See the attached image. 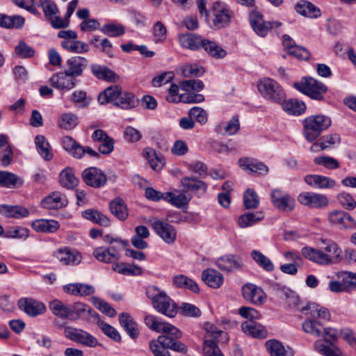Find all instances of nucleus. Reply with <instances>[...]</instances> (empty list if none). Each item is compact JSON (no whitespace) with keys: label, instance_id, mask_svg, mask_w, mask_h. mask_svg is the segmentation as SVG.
Masks as SVG:
<instances>
[{"label":"nucleus","instance_id":"f257e3e1","mask_svg":"<svg viewBox=\"0 0 356 356\" xmlns=\"http://www.w3.org/2000/svg\"><path fill=\"white\" fill-rule=\"evenodd\" d=\"M300 312L307 316L302 324L303 331L315 337H323L325 341L338 339L337 331L332 327H325L317 319L328 321L329 311L318 304L309 303L302 307Z\"/></svg>","mask_w":356,"mask_h":356},{"label":"nucleus","instance_id":"f03ea898","mask_svg":"<svg viewBox=\"0 0 356 356\" xmlns=\"http://www.w3.org/2000/svg\"><path fill=\"white\" fill-rule=\"evenodd\" d=\"M144 321L145 325L152 330L158 333L162 332L167 335L166 348L180 353L187 351L186 346L177 340L181 337L182 333L175 326L161 321L155 316L150 314L147 315Z\"/></svg>","mask_w":356,"mask_h":356},{"label":"nucleus","instance_id":"7ed1b4c3","mask_svg":"<svg viewBox=\"0 0 356 356\" xmlns=\"http://www.w3.org/2000/svg\"><path fill=\"white\" fill-rule=\"evenodd\" d=\"M29 1L32 3V6L28 8V11L34 15L40 16L41 14L38 8L41 7L45 17L54 29H63L69 26L70 21L68 19H63L58 16V8L53 1L29 0Z\"/></svg>","mask_w":356,"mask_h":356},{"label":"nucleus","instance_id":"20e7f679","mask_svg":"<svg viewBox=\"0 0 356 356\" xmlns=\"http://www.w3.org/2000/svg\"><path fill=\"white\" fill-rule=\"evenodd\" d=\"M146 295L151 300L154 308L159 312L170 318L176 316L178 307L165 292L155 286H152L147 289Z\"/></svg>","mask_w":356,"mask_h":356},{"label":"nucleus","instance_id":"39448f33","mask_svg":"<svg viewBox=\"0 0 356 356\" xmlns=\"http://www.w3.org/2000/svg\"><path fill=\"white\" fill-rule=\"evenodd\" d=\"M332 124L331 119L324 115H314L306 118L303 121L304 135L308 141L316 140Z\"/></svg>","mask_w":356,"mask_h":356},{"label":"nucleus","instance_id":"423d86ee","mask_svg":"<svg viewBox=\"0 0 356 356\" xmlns=\"http://www.w3.org/2000/svg\"><path fill=\"white\" fill-rule=\"evenodd\" d=\"M257 88L261 96L275 103H282L286 95L283 88L275 80L264 78L257 83Z\"/></svg>","mask_w":356,"mask_h":356},{"label":"nucleus","instance_id":"0eeeda50","mask_svg":"<svg viewBox=\"0 0 356 356\" xmlns=\"http://www.w3.org/2000/svg\"><path fill=\"white\" fill-rule=\"evenodd\" d=\"M293 86L310 98L318 101L323 99L327 90L325 85L312 77H304L300 82L294 83Z\"/></svg>","mask_w":356,"mask_h":356},{"label":"nucleus","instance_id":"6e6552de","mask_svg":"<svg viewBox=\"0 0 356 356\" xmlns=\"http://www.w3.org/2000/svg\"><path fill=\"white\" fill-rule=\"evenodd\" d=\"M212 16L214 29H221L229 25L233 12L224 3L216 1L213 4Z\"/></svg>","mask_w":356,"mask_h":356},{"label":"nucleus","instance_id":"1a4fd4ad","mask_svg":"<svg viewBox=\"0 0 356 356\" xmlns=\"http://www.w3.org/2000/svg\"><path fill=\"white\" fill-rule=\"evenodd\" d=\"M65 336L70 340L88 347H95L97 339L88 332L75 327H67L64 330Z\"/></svg>","mask_w":356,"mask_h":356},{"label":"nucleus","instance_id":"9d476101","mask_svg":"<svg viewBox=\"0 0 356 356\" xmlns=\"http://www.w3.org/2000/svg\"><path fill=\"white\" fill-rule=\"evenodd\" d=\"M81 177L86 185L95 188L104 186L107 181L106 175L102 170L95 167L85 169L81 174Z\"/></svg>","mask_w":356,"mask_h":356},{"label":"nucleus","instance_id":"9b49d317","mask_svg":"<svg viewBox=\"0 0 356 356\" xmlns=\"http://www.w3.org/2000/svg\"><path fill=\"white\" fill-rule=\"evenodd\" d=\"M180 184L186 193L191 192L198 197L204 195L207 191V184L195 177H183L180 179Z\"/></svg>","mask_w":356,"mask_h":356},{"label":"nucleus","instance_id":"f8f14e48","mask_svg":"<svg viewBox=\"0 0 356 356\" xmlns=\"http://www.w3.org/2000/svg\"><path fill=\"white\" fill-rule=\"evenodd\" d=\"M298 201L305 206L316 209L325 208L329 204V200L326 195L313 192L300 193L298 196Z\"/></svg>","mask_w":356,"mask_h":356},{"label":"nucleus","instance_id":"ddd939ff","mask_svg":"<svg viewBox=\"0 0 356 356\" xmlns=\"http://www.w3.org/2000/svg\"><path fill=\"white\" fill-rule=\"evenodd\" d=\"M250 23L254 32L261 37H264L268 32L274 26L281 25L280 22H266L262 15L256 11H252L249 17Z\"/></svg>","mask_w":356,"mask_h":356},{"label":"nucleus","instance_id":"4468645a","mask_svg":"<svg viewBox=\"0 0 356 356\" xmlns=\"http://www.w3.org/2000/svg\"><path fill=\"white\" fill-rule=\"evenodd\" d=\"M271 201L273 205L280 211L284 212H290L295 207V200L289 194L279 189L272 191Z\"/></svg>","mask_w":356,"mask_h":356},{"label":"nucleus","instance_id":"2eb2a0df","mask_svg":"<svg viewBox=\"0 0 356 356\" xmlns=\"http://www.w3.org/2000/svg\"><path fill=\"white\" fill-rule=\"evenodd\" d=\"M242 294L246 301L254 305H261L266 301V296L262 289L251 283L242 286Z\"/></svg>","mask_w":356,"mask_h":356},{"label":"nucleus","instance_id":"dca6fc26","mask_svg":"<svg viewBox=\"0 0 356 356\" xmlns=\"http://www.w3.org/2000/svg\"><path fill=\"white\" fill-rule=\"evenodd\" d=\"M329 222L340 229H354L356 228L355 220L348 213L335 210L328 213Z\"/></svg>","mask_w":356,"mask_h":356},{"label":"nucleus","instance_id":"f3484780","mask_svg":"<svg viewBox=\"0 0 356 356\" xmlns=\"http://www.w3.org/2000/svg\"><path fill=\"white\" fill-rule=\"evenodd\" d=\"M152 228L166 243L172 244L177 238V231L170 224L161 220H155L151 224Z\"/></svg>","mask_w":356,"mask_h":356},{"label":"nucleus","instance_id":"a211bd4d","mask_svg":"<svg viewBox=\"0 0 356 356\" xmlns=\"http://www.w3.org/2000/svg\"><path fill=\"white\" fill-rule=\"evenodd\" d=\"M49 81L53 87L60 90H70L76 84V79L66 71L54 74Z\"/></svg>","mask_w":356,"mask_h":356},{"label":"nucleus","instance_id":"6ab92c4d","mask_svg":"<svg viewBox=\"0 0 356 356\" xmlns=\"http://www.w3.org/2000/svg\"><path fill=\"white\" fill-rule=\"evenodd\" d=\"M19 307L30 316H36L45 312V305L33 298H21L18 301Z\"/></svg>","mask_w":356,"mask_h":356},{"label":"nucleus","instance_id":"aec40b11","mask_svg":"<svg viewBox=\"0 0 356 356\" xmlns=\"http://www.w3.org/2000/svg\"><path fill=\"white\" fill-rule=\"evenodd\" d=\"M97 316L98 314L94 310L83 302H76L70 305V321L89 318Z\"/></svg>","mask_w":356,"mask_h":356},{"label":"nucleus","instance_id":"412c9836","mask_svg":"<svg viewBox=\"0 0 356 356\" xmlns=\"http://www.w3.org/2000/svg\"><path fill=\"white\" fill-rule=\"evenodd\" d=\"M88 65V60L86 58L79 56H72L66 61L65 71L76 79L83 74Z\"/></svg>","mask_w":356,"mask_h":356},{"label":"nucleus","instance_id":"4be33fe9","mask_svg":"<svg viewBox=\"0 0 356 356\" xmlns=\"http://www.w3.org/2000/svg\"><path fill=\"white\" fill-rule=\"evenodd\" d=\"M239 166L249 173H255L258 175L266 174L268 172V168L264 163L258 161L252 158H241L238 160Z\"/></svg>","mask_w":356,"mask_h":356},{"label":"nucleus","instance_id":"5701e85b","mask_svg":"<svg viewBox=\"0 0 356 356\" xmlns=\"http://www.w3.org/2000/svg\"><path fill=\"white\" fill-rule=\"evenodd\" d=\"M68 201L65 195L58 191L52 192L42 201V205L47 209H57L67 206Z\"/></svg>","mask_w":356,"mask_h":356},{"label":"nucleus","instance_id":"b1692460","mask_svg":"<svg viewBox=\"0 0 356 356\" xmlns=\"http://www.w3.org/2000/svg\"><path fill=\"white\" fill-rule=\"evenodd\" d=\"M216 264L222 270L234 271L240 269L243 263L238 257L229 254L218 259Z\"/></svg>","mask_w":356,"mask_h":356},{"label":"nucleus","instance_id":"393cba45","mask_svg":"<svg viewBox=\"0 0 356 356\" xmlns=\"http://www.w3.org/2000/svg\"><path fill=\"white\" fill-rule=\"evenodd\" d=\"M337 340L333 339L330 341L316 340L314 346L319 353L324 356H343L341 350L334 343Z\"/></svg>","mask_w":356,"mask_h":356},{"label":"nucleus","instance_id":"a878e982","mask_svg":"<svg viewBox=\"0 0 356 356\" xmlns=\"http://www.w3.org/2000/svg\"><path fill=\"white\" fill-rule=\"evenodd\" d=\"M341 143V138L339 134H333L323 136L317 142L314 143L310 147V151L316 152L333 147L335 145Z\"/></svg>","mask_w":356,"mask_h":356},{"label":"nucleus","instance_id":"bb28decb","mask_svg":"<svg viewBox=\"0 0 356 356\" xmlns=\"http://www.w3.org/2000/svg\"><path fill=\"white\" fill-rule=\"evenodd\" d=\"M56 257L64 265H76L81 261V254L69 248L59 249L56 253Z\"/></svg>","mask_w":356,"mask_h":356},{"label":"nucleus","instance_id":"cd10ccee","mask_svg":"<svg viewBox=\"0 0 356 356\" xmlns=\"http://www.w3.org/2000/svg\"><path fill=\"white\" fill-rule=\"evenodd\" d=\"M192 196L187 195L184 190L177 193H164V200L179 209L187 206Z\"/></svg>","mask_w":356,"mask_h":356},{"label":"nucleus","instance_id":"c85d7f7f","mask_svg":"<svg viewBox=\"0 0 356 356\" xmlns=\"http://www.w3.org/2000/svg\"><path fill=\"white\" fill-rule=\"evenodd\" d=\"M305 181L309 186L321 189L332 188L336 185V181L325 176L318 175H309L305 176Z\"/></svg>","mask_w":356,"mask_h":356},{"label":"nucleus","instance_id":"c756f323","mask_svg":"<svg viewBox=\"0 0 356 356\" xmlns=\"http://www.w3.org/2000/svg\"><path fill=\"white\" fill-rule=\"evenodd\" d=\"M143 155L148 160L152 169L155 171L159 172L161 170L165 165L164 156L152 148H145L143 149Z\"/></svg>","mask_w":356,"mask_h":356},{"label":"nucleus","instance_id":"7c9ffc66","mask_svg":"<svg viewBox=\"0 0 356 356\" xmlns=\"http://www.w3.org/2000/svg\"><path fill=\"white\" fill-rule=\"evenodd\" d=\"M266 347L270 356H293L294 355V351L291 348H285L276 339L266 341Z\"/></svg>","mask_w":356,"mask_h":356},{"label":"nucleus","instance_id":"2f4dec72","mask_svg":"<svg viewBox=\"0 0 356 356\" xmlns=\"http://www.w3.org/2000/svg\"><path fill=\"white\" fill-rule=\"evenodd\" d=\"M31 227L37 232L54 233L60 227V223L54 220L37 219L32 222Z\"/></svg>","mask_w":356,"mask_h":356},{"label":"nucleus","instance_id":"473e14b6","mask_svg":"<svg viewBox=\"0 0 356 356\" xmlns=\"http://www.w3.org/2000/svg\"><path fill=\"white\" fill-rule=\"evenodd\" d=\"M93 256L99 261L104 263H113L118 261L120 254L115 247L104 249L102 247L97 248L93 251Z\"/></svg>","mask_w":356,"mask_h":356},{"label":"nucleus","instance_id":"72a5a7b5","mask_svg":"<svg viewBox=\"0 0 356 356\" xmlns=\"http://www.w3.org/2000/svg\"><path fill=\"white\" fill-rule=\"evenodd\" d=\"M241 328L245 334L253 337L265 338L267 336V331L265 327L253 321L243 322L241 324Z\"/></svg>","mask_w":356,"mask_h":356},{"label":"nucleus","instance_id":"f704fd0d","mask_svg":"<svg viewBox=\"0 0 356 356\" xmlns=\"http://www.w3.org/2000/svg\"><path fill=\"white\" fill-rule=\"evenodd\" d=\"M23 184L24 180L22 177L10 172L0 171V186L16 188Z\"/></svg>","mask_w":356,"mask_h":356},{"label":"nucleus","instance_id":"c9c22d12","mask_svg":"<svg viewBox=\"0 0 356 356\" xmlns=\"http://www.w3.org/2000/svg\"><path fill=\"white\" fill-rule=\"evenodd\" d=\"M36 149L45 161H51L54 157L49 143L43 135H37L35 138Z\"/></svg>","mask_w":356,"mask_h":356},{"label":"nucleus","instance_id":"e433bc0d","mask_svg":"<svg viewBox=\"0 0 356 356\" xmlns=\"http://www.w3.org/2000/svg\"><path fill=\"white\" fill-rule=\"evenodd\" d=\"M201 48L216 59H222L227 56L226 50L212 40L203 38Z\"/></svg>","mask_w":356,"mask_h":356},{"label":"nucleus","instance_id":"4c0bfd02","mask_svg":"<svg viewBox=\"0 0 356 356\" xmlns=\"http://www.w3.org/2000/svg\"><path fill=\"white\" fill-rule=\"evenodd\" d=\"M203 38L193 33L183 34L179 36L181 46L190 50L196 51L201 48Z\"/></svg>","mask_w":356,"mask_h":356},{"label":"nucleus","instance_id":"58836bf2","mask_svg":"<svg viewBox=\"0 0 356 356\" xmlns=\"http://www.w3.org/2000/svg\"><path fill=\"white\" fill-rule=\"evenodd\" d=\"M282 104L283 110L289 115H300L305 113L306 106L302 101L296 99H289L282 101Z\"/></svg>","mask_w":356,"mask_h":356},{"label":"nucleus","instance_id":"ea45409f","mask_svg":"<svg viewBox=\"0 0 356 356\" xmlns=\"http://www.w3.org/2000/svg\"><path fill=\"white\" fill-rule=\"evenodd\" d=\"M202 280L210 287L213 289L219 288L223 282L222 275L217 270L208 268L202 273Z\"/></svg>","mask_w":356,"mask_h":356},{"label":"nucleus","instance_id":"a19ab883","mask_svg":"<svg viewBox=\"0 0 356 356\" xmlns=\"http://www.w3.org/2000/svg\"><path fill=\"white\" fill-rule=\"evenodd\" d=\"M240 128V123L237 116H234L228 122H222L216 126V133L221 135L232 136L235 134Z\"/></svg>","mask_w":356,"mask_h":356},{"label":"nucleus","instance_id":"79ce46f5","mask_svg":"<svg viewBox=\"0 0 356 356\" xmlns=\"http://www.w3.org/2000/svg\"><path fill=\"white\" fill-rule=\"evenodd\" d=\"M302 256L318 264L327 265L329 261L325 256V253L321 250H316L310 247H305L301 250Z\"/></svg>","mask_w":356,"mask_h":356},{"label":"nucleus","instance_id":"37998d69","mask_svg":"<svg viewBox=\"0 0 356 356\" xmlns=\"http://www.w3.org/2000/svg\"><path fill=\"white\" fill-rule=\"evenodd\" d=\"M0 161L3 167L9 165L13 157V153L8 143V138L3 134H0Z\"/></svg>","mask_w":356,"mask_h":356},{"label":"nucleus","instance_id":"c03bdc74","mask_svg":"<svg viewBox=\"0 0 356 356\" xmlns=\"http://www.w3.org/2000/svg\"><path fill=\"white\" fill-rule=\"evenodd\" d=\"M91 70L94 76L98 79L113 82H115L118 80V76L106 66L92 65L91 66Z\"/></svg>","mask_w":356,"mask_h":356},{"label":"nucleus","instance_id":"a18cd8bd","mask_svg":"<svg viewBox=\"0 0 356 356\" xmlns=\"http://www.w3.org/2000/svg\"><path fill=\"white\" fill-rule=\"evenodd\" d=\"M0 213L8 218H21L26 217L29 210L21 206L1 205Z\"/></svg>","mask_w":356,"mask_h":356},{"label":"nucleus","instance_id":"49530a36","mask_svg":"<svg viewBox=\"0 0 356 356\" xmlns=\"http://www.w3.org/2000/svg\"><path fill=\"white\" fill-rule=\"evenodd\" d=\"M295 9L298 13L310 18L317 17L321 15L319 9L312 3L305 0L299 1L296 5Z\"/></svg>","mask_w":356,"mask_h":356},{"label":"nucleus","instance_id":"de8ad7c7","mask_svg":"<svg viewBox=\"0 0 356 356\" xmlns=\"http://www.w3.org/2000/svg\"><path fill=\"white\" fill-rule=\"evenodd\" d=\"M60 45L66 51L74 54H83L89 51L88 44L76 39L63 40Z\"/></svg>","mask_w":356,"mask_h":356},{"label":"nucleus","instance_id":"09e8293b","mask_svg":"<svg viewBox=\"0 0 356 356\" xmlns=\"http://www.w3.org/2000/svg\"><path fill=\"white\" fill-rule=\"evenodd\" d=\"M172 284L177 288L189 289L194 293L199 292L197 284L192 279L182 274L174 276Z\"/></svg>","mask_w":356,"mask_h":356},{"label":"nucleus","instance_id":"8fccbe9b","mask_svg":"<svg viewBox=\"0 0 356 356\" xmlns=\"http://www.w3.org/2000/svg\"><path fill=\"white\" fill-rule=\"evenodd\" d=\"M121 94V88L118 86H111L104 90L99 94L98 101L101 104L108 102H113L115 105L120 95Z\"/></svg>","mask_w":356,"mask_h":356},{"label":"nucleus","instance_id":"3c124183","mask_svg":"<svg viewBox=\"0 0 356 356\" xmlns=\"http://www.w3.org/2000/svg\"><path fill=\"white\" fill-rule=\"evenodd\" d=\"M49 307L54 316L70 320V305L55 299L49 302Z\"/></svg>","mask_w":356,"mask_h":356},{"label":"nucleus","instance_id":"603ef678","mask_svg":"<svg viewBox=\"0 0 356 356\" xmlns=\"http://www.w3.org/2000/svg\"><path fill=\"white\" fill-rule=\"evenodd\" d=\"M119 321L120 325L124 328L131 338L135 339L138 336V330L136 327V323L129 314H120L119 316Z\"/></svg>","mask_w":356,"mask_h":356},{"label":"nucleus","instance_id":"864d4df0","mask_svg":"<svg viewBox=\"0 0 356 356\" xmlns=\"http://www.w3.org/2000/svg\"><path fill=\"white\" fill-rule=\"evenodd\" d=\"M63 146L65 151L74 158L81 159L83 156L82 146L76 142L70 136H65L63 138Z\"/></svg>","mask_w":356,"mask_h":356},{"label":"nucleus","instance_id":"5fc2aeb1","mask_svg":"<svg viewBox=\"0 0 356 356\" xmlns=\"http://www.w3.org/2000/svg\"><path fill=\"white\" fill-rule=\"evenodd\" d=\"M324 250L327 252L325 256L328 259L327 265L338 263L342 259V251L338 245L333 241H328Z\"/></svg>","mask_w":356,"mask_h":356},{"label":"nucleus","instance_id":"6e6d98bb","mask_svg":"<svg viewBox=\"0 0 356 356\" xmlns=\"http://www.w3.org/2000/svg\"><path fill=\"white\" fill-rule=\"evenodd\" d=\"M111 212L121 220H124L128 217V210L124 202L120 197L114 199L110 203Z\"/></svg>","mask_w":356,"mask_h":356},{"label":"nucleus","instance_id":"4d7b16f0","mask_svg":"<svg viewBox=\"0 0 356 356\" xmlns=\"http://www.w3.org/2000/svg\"><path fill=\"white\" fill-rule=\"evenodd\" d=\"M264 217L262 212L245 213L238 218V224L241 228L250 227L263 220Z\"/></svg>","mask_w":356,"mask_h":356},{"label":"nucleus","instance_id":"13d9d810","mask_svg":"<svg viewBox=\"0 0 356 356\" xmlns=\"http://www.w3.org/2000/svg\"><path fill=\"white\" fill-rule=\"evenodd\" d=\"M101 31L109 37H120L125 33V26L118 22H109L104 24Z\"/></svg>","mask_w":356,"mask_h":356},{"label":"nucleus","instance_id":"bf43d9fd","mask_svg":"<svg viewBox=\"0 0 356 356\" xmlns=\"http://www.w3.org/2000/svg\"><path fill=\"white\" fill-rule=\"evenodd\" d=\"M59 181L61 186L66 188H72L79 183V180L74 176L71 168H65L60 173Z\"/></svg>","mask_w":356,"mask_h":356},{"label":"nucleus","instance_id":"052dcab7","mask_svg":"<svg viewBox=\"0 0 356 356\" xmlns=\"http://www.w3.org/2000/svg\"><path fill=\"white\" fill-rule=\"evenodd\" d=\"M82 216L86 219L102 226L106 227L110 223L109 219L97 210L87 209L82 213Z\"/></svg>","mask_w":356,"mask_h":356},{"label":"nucleus","instance_id":"680f3d73","mask_svg":"<svg viewBox=\"0 0 356 356\" xmlns=\"http://www.w3.org/2000/svg\"><path fill=\"white\" fill-rule=\"evenodd\" d=\"M139 102L135 95L131 92L120 94L115 106L122 109H131L138 106Z\"/></svg>","mask_w":356,"mask_h":356},{"label":"nucleus","instance_id":"e2e57ef3","mask_svg":"<svg viewBox=\"0 0 356 356\" xmlns=\"http://www.w3.org/2000/svg\"><path fill=\"white\" fill-rule=\"evenodd\" d=\"M251 257L252 259L259 265L260 267L264 268L268 272L273 271L274 269V265L269 258L262 254L261 252L254 250L251 252Z\"/></svg>","mask_w":356,"mask_h":356},{"label":"nucleus","instance_id":"0e129e2a","mask_svg":"<svg viewBox=\"0 0 356 356\" xmlns=\"http://www.w3.org/2000/svg\"><path fill=\"white\" fill-rule=\"evenodd\" d=\"M113 270L120 274L128 275H139L143 273L140 267L124 263L115 264L113 266Z\"/></svg>","mask_w":356,"mask_h":356},{"label":"nucleus","instance_id":"69168bd1","mask_svg":"<svg viewBox=\"0 0 356 356\" xmlns=\"http://www.w3.org/2000/svg\"><path fill=\"white\" fill-rule=\"evenodd\" d=\"M71 101L77 108H83L90 104L91 98L87 96L86 91L79 90L73 92L71 96Z\"/></svg>","mask_w":356,"mask_h":356},{"label":"nucleus","instance_id":"338daca9","mask_svg":"<svg viewBox=\"0 0 356 356\" xmlns=\"http://www.w3.org/2000/svg\"><path fill=\"white\" fill-rule=\"evenodd\" d=\"M182 76L184 77H198L204 73V68L197 64H187L180 68Z\"/></svg>","mask_w":356,"mask_h":356},{"label":"nucleus","instance_id":"774afa93","mask_svg":"<svg viewBox=\"0 0 356 356\" xmlns=\"http://www.w3.org/2000/svg\"><path fill=\"white\" fill-rule=\"evenodd\" d=\"M217 342L213 339H206L204 341L203 353L204 356H224L218 346Z\"/></svg>","mask_w":356,"mask_h":356}]
</instances>
